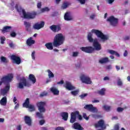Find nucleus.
Returning a JSON list of instances; mask_svg holds the SVG:
<instances>
[{"label": "nucleus", "instance_id": "f257e3e1", "mask_svg": "<svg viewBox=\"0 0 130 130\" xmlns=\"http://www.w3.org/2000/svg\"><path fill=\"white\" fill-rule=\"evenodd\" d=\"M65 38L62 34H57L54 38L53 43H47L45 44L46 47L49 50H52L54 47H58L64 42ZM53 45V46H52Z\"/></svg>", "mask_w": 130, "mask_h": 130}, {"label": "nucleus", "instance_id": "f03ea898", "mask_svg": "<svg viewBox=\"0 0 130 130\" xmlns=\"http://www.w3.org/2000/svg\"><path fill=\"white\" fill-rule=\"evenodd\" d=\"M45 105H46V103L44 102H39L37 103V106L40 112H37L36 115L39 118H43V114L42 113L46 111V109L44 108Z\"/></svg>", "mask_w": 130, "mask_h": 130}, {"label": "nucleus", "instance_id": "7ed1b4c3", "mask_svg": "<svg viewBox=\"0 0 130 130\" xmlns=\"http://www.w3.org/2000/svg\"><path fill=\"white\" fill-rule=\"evenodd\" d=\"M23 106L25 108H28L30 112L35 111V106L33 105L30 104V99H29V98H27L25 100V102L23 104Z\"/></svg>", "mask_w": 130, "mask_h": 130}, {"label": "nucleus", "instance_id": "20e7f679", "mask_svg": "<svg viewBox=\"0 0 130 130\" xmlns=\"http://www.w3.org/2000/svg\"><path fill=\"white\" fill-rule=\"evenodd\" d=\"M92 32L94 33L98 38H101L102 40H108V37L105 35L101 31L97 29H92Z\"/></svg>", "mask_w": 130, "mask_h": 130}, {"label": "nucleus", "instance_id": "39448f33", "mask_svg": "<svg viewBox=\"0 0 130 130\" xmlns=\"http://www.w3.org/2000/svg\"><path fill=\"white\" fill-rule=\"evenodd\" d=\"M22 82H20L18 83V85L17 86L19 89H24V87H31V83L29 82V81H27V80L25 78H23L21 79Z\"/></svg>", "mask_w": 130, "mask_h": 130}, {"label": "nucleus", "instance_id": "423d86ee", "mask_svg": "<svg viewBox=\"0 0 130 130\" xmlns=\"http://www.w3.org/2000/svg\"><path fill=\"white\" fill-rule=\"evenodd\" d=\"M14 78L13 74H8L7 76L3 77L1 78V81H0V86H2L3 83H7L8 82H12V80Z\"/></svg>", "mask_w": 130, "mask_h": 130}, {"label": "nucleus", "instance_id": "0eeeda50", "mask_svg": "<svg viewBox=\"0 0 130 130\" xmlns=\"http://www.w3.org/2000/svg\"><path fill=\"white\" fill-rule=\"evenodd\" d=\"M107 22H109L110 25L113 26V27H115L117 26V24H118V19L114 17V16H112L109 17L107 20Z\"/></svg>", "mask_w": 130, "mask_h": 130}, {"label": "nucleus", "instance_id": "6e6552de", "mask_svg": "<svg viewBox=\"0 0 130 130\" xmlns=\"http://www.w3.org/2000/svg\"><path fill=\"white\" fill-rule=\"evenodd\" d=\"M37 15V14L36 12H32L29 14H27L26 13L25 11L23 10V15L25 19H35Z\"/></svg>", "mask_w": 130, "mask_h": 130}, {"label": "nucleus", "instance_id": "1a4fd4ad", "mask_svg": "<svg viewBox=\"0 0 130 130\" xmlns=\"http://www.w3.org/2000/svg\"><path fill=\"white\" fill-rule=\"evenodd\" d=\"M80 79L82 81V83H84V84H92V81H91V79L90 78V77L85 76L84 75H82L81 76Z\"/></svg>", "mask_w": 130, "mask_h": 130}, {"label": "nucleus", "instance_id": "9d476101", "mask_svg": "<svg viewBox=\"0 0 130 130\" xmlns=\"http://www.w3.org/2000/svg\"><path fill=\"white\" fill-rule=\"evenodd\" d=\"M84 109H86L87 110H88V111H90V112H93V113L98 112L97 108L96 107H94L92 104L85 105Z\"/></svg>", "mask_w": 130, "mask_h": 130}, {"label": "nucleus", "instance_id": "9b49d317", "mask_svg": "<svg viewBox=\"0 0 130 130\" xmlns=\"http://www.w3.org/2000/svg\"><path fill=\"white\" fill-rule=\"evenodd\" d=\"M10 85H7L4 89L0 90L1 94L2 96H8V92L10 91Z\"/></svg>", "mask_w": 130, "mask_h": 130}, {"label": "nucleus", "instance_id": "f8f14e48", "mask_svg": "<svg viewBox=\"0 0 130 130\" xmlns=\"http://www.w3.org/2000/svg\"><path fill=\"white\" fill-rule=\"evenodd\" d=\"M11 59L13 60V61L15 62V63H16V64H20V63H21V58L18 56H16V55H12L11 56Z\"/></svg>", "mask_w": 130, "mask_h": 130}, {"label": "nucleus", "instance_id": "ddd939ff", "mask_svg": "<svg viewBox=\"0 0 130 130\" xmlns=\"http://www.w3.org/2000/svg\"><path fill=\"white\" fill-rule=\"evenodd\" d=\"M80 49L86 53H92L94 51V48L92 47H82L80 48Z\"/></svg>", "mask_w": 130, "mask_h": 130}, {"label": "nucleus", "instance_id": "4468645a", "mask_svg": "<svg viewBox=\"0 0 130 130\" xmlns=\"http://www.w3.org/2000/svg\"><path fill=\"white\" fill-rule=\"evenodd\" d=\"M45 23L44 21H41V23L37 22L33 25V28L35 30H39L41 29V28H43L44 27Z\"/></svg>", "mask_w": 130, "mask_h": 130}, {"label": "nucleus", "instance_id": "2eb2a0df", "mask_svg": "<svg viewBox=\"0 0 130 130\" xmlns=\"http://www.w3.org/2000/svg\"><path fill=\"white\" fill-rule=\"evenodd\" d=\"M50 29H51L54 33H56V32H59V31L61 30V27H60L59 25L53 24L50 26Z\"/></svg>", "mask_w": 130, "mask_h": 130}, {"label": "nucleus", "instance_id": "dca6fc26", "mask_svg": "<svg viewBox=\"0 0 130 130\" xmlns=\"http://www.w3.org/2000/svg\"><path fill=\"white\" fill-rule=\"evenodd\" d=\"M80 114V112L79 111H75L74 112H72L71 114V119H70V122L71 123H74L75 121H76V118L77 117V115H79Z\"/></svg>", "mask_w": 130, "mask_h": 130}, {"label": "nucleus", "instance_id": "f3484780", "mask_svg": "<svg viewBox=\"0 0 130 130\" xmlns=\"http://www.w3.org/2000/svg\"><path fill=\"white\" fill-rule=\"evenodd\" d=\"M95 127H101L103 129L106 128V125L104 123L103 120H101L98 122V123L95 124Z\"/></svg>", "mask_w": 130, "mask_h": 130}, {"label": "nucleus", "instance_id": "a211bd4d", "mask_svg": "<svg viewBox=\"0 0 130 130\" xmlns=\"http://www.w3.org/2000/svg\"><path fill=\"white\" fill-rule=\"evenodd\" d=\"M24 121L26 124L29 126H31V125H32V120L31 119V118L28 116H24Z\"/></svg>", "mask_w": 130, "mask_h": 130}, {"label": "nucleus", "instance_id": "6ab92c4d", "mask_svg": "<svg viewBox=\"0 0 130 130\" xmlns=\"http://www.w3.org/2000/svg\"><path fill=\"white\" fill-rule=\"evenodd\" d=\"M65 87L66 89H67V90H69V91L75 90V89H76V87L72 85V84H71V83L69 81H66Z\"/></svg>", "mask_w": 130, "mask_h": 130}, {"label": "nucleus", "instance_id": "aec40b11", "mask_svg": "<svg viewBox=\"0 0 130 130\" xmlns=\"http://www.w3.org/2000/svg\"><path fill=\"white\" fill-rule=\"evenodd\" d=\"M93 46L96 50H101V45L99 44L96 39L94 40Z\"/></svg>", "mask_w": 130, "mask_h": 130}, {"label": "nucleus", "instance_id": "412c9836", "mask_svg": "<svg viewBox=\"0 0 130 130\" xmlns=\"http://www.w3.org/2000/svg\"><path fill=\"white\" fill-rule=\"evenodd\" d=\"M73 128H74V129H77V130H83L84 129V128H83V127H82L81 124H80V123H79L78 122L74 123L73 124Z\"/></svg>", "mask_w": 130, "mask_h": 130}, {"label": "nucleus", "instance_id": "4be33fe9", "mask_svg": "<svg viewBox=\"0 0 130 130\" xmlns=\"http://www.w3.org/2000/svg\"><path fill=\"white\" fill-rule=\"evenodd\" d=\"M24 25L25 27V30L27 32L31 31V23L27 21L24 22Z\"/></svg>", "mask_w": 130, "mask_h": 130}, {"label": "nucleus", "instance_id": "5701e85b", "mask_svg": "<svg viewBox=\"0 0 130 130\" xmlns=\"http://www.w3.org/2000/svg\"><path fill=\"white\" fill-rule=\"evenodd\" d=\"M26 44L28 46H31L33 44H35V40H33L32 37H30L26 40Z\"/></svg>", "mask_w": 130, "mask_h": 130}, {"label": "nucleus", "instance_id": "b1692460", "mask_svg": "<svg viewBox=\"0 0 130 130\" xmlns=\"http://www.w3.org/2000/svg\"><path fill=\"white\" fill-rule=\"evenodd\" d=\"M64 19L65 21H71V20H73V17L71 16V13L66 12L64 16Z\"/></svg>", "mask_w": 130, "mask_h": 130}, {"label": "nucleus", "instance_id": "393cba45", "mask_svg": "<svg viewBox=\"0 0 130 130\" xmlns=\"http://www.w3.org/2000/svg\"><path fill=\"white\" fill-rule=\"evenodd\" d=\"M28 80H29V81L31 82V83H32V84H35V83H36V77H35V76L33 74L29 75Z\"/></svg>", "mask_w": 130, "mask_h": 130}, {"label": "nucleus", "instance_id": "a878e982", "mask_svg": "<svg viewBox=\"0 0 130 130\" xmlns=\"http://www.w3.org/2000/svg\"><path fill=\"white\" fill-rule=\"evenodd\" d=\"M50 90L51 93H53V95H59V90H58V89L56 87H51Z\"/></svg>", "mask_w": 130, "mask_h": 130}, {"label": "nucleus", "instance_id": "bb28decb", "mask_svg": "<svg viewBox=\"0 0 130 130\" xmlns=\"http://www.w3.org/2000/svg\"><path fill=\"white\" fill-rule=\"evenodd\" d=\"M61 116L63 120L67 121L68 118H69V113L68 112H62L61 113Z\"/></svg>", "mask_w": 130, "mask_h": 130}, {"label": "nucleus", "instance_id": "cd10ccee", "mask_svg": "<svg viewBox=\"0 0 130 130\" xmlns=\"http://www.w3.org/2000/svg\"><path fill=\"white\" fill-rule=\"evenodd\" d=\"M11 29H12V26H6L3 28L2 32H6V33H8V32L11 31Z\"/></svg>", "mask_w": 130, "mask_h": 130}, {"label": "nucleus", "instance_id": "c85d7f7f", "mask_svg": "<svg viewBox=\"0 0 130 130\" xmlns=\"http://www.w3.org/2000/svg\"><path fill=\"white\" fill-rule=\"evenodd\" d=\"M109 59L108 58V57L102 58L99 60L100 63H101L102 64H103V63H106L107 62H109Z\"/></svg>", "mask_w": 130, "mask_h": 130}, {"label": "nucleus", "instance_id": "c756f323", "mask_svg": "<svg viewBox=\"0 0 130 130\" xmlns=\"http://www.w3.org/2000/svg\"><path fill=\"white\" fill-rule=\"evenodd\" d=\"M7 96H4L0 101L1 105H7Z\"/></svg>", "mask_w": 130, "mask_h": 130}, {"label": "nucleus", "instance_id": "7c9ffc66", "mask_svg": "<svg viewBox=\"0 0 130 130\" xmlns=\"http://www.w3.org/2000/svg\"><path fill=\"white\" fill-rule=\"evenodd\" d=\"M92 33L89 32L87 35V39L89 42L91 43L92 42H94V39H93V38H92Z\"/></svg>", "mask_w": 130, "mask_h": 130}, {"label": "nucleus", "instance_id": "2f4dec72", "mask_svg": "<svg viewBox=\"0 0 130 130\" xmlns=\"http://www.w3.org/2000/svg\"><path fill=\"white\" fill-rule=\"evenodd\" d=\"M15 9L16 10H17V12H18V13H21V12H22V14H23V11H25V10L23 9L21 6H19L18 5V4H16L15 5Z\"/></svg>", "mask_w": 130, "mask_h": 130}, {"label": "nucleus", "instance_id": "473e14b6", "mask_svg": "<svg viewBox=\"0 0 130 130\" xmlns=\"http://www.w3.org/2000/svg\"><path fill=\"white\" fill-rule=\"evenodd\" d=\"M108 52H109L110 54H113V55L114 54L115 55H116V56H117V57H119L120 56L119 54L117 53V52L113 50H109Z\"/></svg>", "mask_w": 130, "mask_h": 130}, {"label": "nucleus", "instance_id": "72a5a7b5", "mask_svg": "<svg viewBox=\"0 0 130 130\" xmlns=\"http://www.w3.org/2000/svg\"><path fill=\"white\" fill-rule=\"evenodd\" d=\"M1 62H3L4 63H8V62H9V59H7L6 57L1 56Z\"/></svg>", "mask_w": 130, "mask_h": 130}, {"label": "nucleus", "instance_id": "f704fd0d", "mask_svg": "<svg viewBox=\"0 0 130 130\" xmlns=\"http://www.w3.org/2000/svg\"><path fill=\"white\" fill-rule=\"evenodd\" d=\"M105 91H106V89H105V88H102L101 90L98 91V94H99V95L103 96L105 95Z\"/></svg>", "mask_w": 130, "mask_h": 130}, {"label": "nucleus", "instance_id": "c9c22d12", "mask_svg": "<svg viewBox=\"0 0 130 130\" xmlns=\"http://www.w3.org/2000/svg\"><path fill=\"white\" fill-rule=\"evenodd\" d=\"M47 72L48 73V77L49 79H51V78H54V74H53L51 71L48 70Z\"/></svg>", "mask_w": 130, "mask_h": 130}, {"label": "nucleus", "instance_id": "e433bc0d", "mask_svg": "<svg viewBox=\"0 0 130 130\" xmlns=\"http://www.w3.org/2000/svg\"><path fill=\"white\" fill-rule=\"evenodd\" d=\"M68 7H69V4L67 2H64L61 7V8L62 10H65Z\"/></svg>", "mask_w": 130, "mask_h": 130}, {"label": "nucleus", "instance_id": "4c0bfd02", "mask_svg": "<svg viewBox=\"0 0 130 130\" xmlns=\"http://www.w3.org/2000/svg\"><path fill=\"white\" fill-rule=\"evenodd\" d=\"M91 116L92 117H93V118H95V119H97L98 118H101V117H102L100 115L94 114H91Z\"/></svg>", "mask_w": 130, "mask_h": 130}, {"label": "nucleus", "instance_id": "58836bf2", "mask_svg": "<svg viewBox=\"0 0 130 130\" xmlns=\"http://www.w3.org/2000/svg\"><path fill=\"white\" fill-rule=\"evenodd\" d=\"M103 108L105 109V110H106V111H110L111 107L110 106L104 105L103 106Z\"/></svg>", "mask_w": 130, "mask_h": 130}, {"label": "nucleus", "instance_id": "ea45409f", "mask_svg": "<svg viewBox=\"0 0 130 130\" xmlns=\"http://www.w3.org/2000/svg\"><path fill=\"white\" fill-rule=\"evenodd\" d=\"M50 9L48 8V7H45L44 8H42L41 10V12L42 13H44V12H49Z\"/></svg>", "mask_w": 130, "mask_h": 130}, {"label": "nucleus", "instance_id": "a19ab883", "mask_svg": "<svg viewBox=\"0 0 130 130\" xmlns=\"http://www.w3.org/2000/svg\"><path fill=\"white\" fill-rule=\"evenodd\" d=\"M78 93H79V90H74V91H71V94L72 95H73V96H77Z\"/></svg>", "mask_w": 130, "mask_h": 130}, {"label": "nucleus", "instance_id": "79ce46f5", "mask_svg": "<svg viewBox=\"0 0 130 130\" xmlns=\"http://www.w3.org/2000/svg\"><path fill=\"white\" fill-rule=\"evenodd\" d=\"M88 96V93H82L81 95H79L81 99H84V97H87Z\"/></svg>", "mask_w": 130, "mask_h": 130}, {"label": "nucleus", "instance_id": "37998d69", "mask_svg": "<svg viewBox=\"0 0 130 130\" xmlns=\"http://www.w3.org/2000/svg\"><path fill=\"white\" fill-rule=\"evenodd\" d=\"M1 44H4L5 43V41H6V37H2L1 38Z\"/></svg>", "mask_w": 130, "mask_h": 130}, {"label": "nucleus", "instance_id": "c03bdc74", "mask_svg": "<svg viewBox=\"0 0 130 130\" xmlns=\"http://www.w3.org/2000/svg\"><path fill=\"white\" fill-rule=\"evenodd\" d=\"M123 110H124V109L121 107H118L117 109V111L118 112H122Z\"/></svg>", "mask_w": 130, "mask_h": 130}, {"label": "nucleus", "instance_id": "a18cd8bd", "mask_svg": "<svg viewBox=\"0 0 130 130\" xmlns=\"http://www.w3.org/2000/svg\"><path fill=\"white\" fill-rule=\"evenodd\" d=\"M9 46L10 47V48H15V44L13 42L9 43Z\"/></svg>", "mask_w": 130, "mask_h": 130}, {"label": "nucleus", "instance_id": "49530a36", "mask_svg": "<svg viewBox=\"0 0 130 130\" xmlns=\"http://www.w3.org/2000/svg\"><path fill=\"white\" fill-rule=\"evenodd\" d=\"M83 117L84 118V119H86V120H89V117H87V114L84 113L83 114Z\"/></svg>", "mask_w": 130, "mask_h": 130}, {"label": "nucleus", "instance_id": "de8ad7c7", "mask_svg": "<svg viewBox=\"0 0 130 130\" xmlns=\"http://www.w3.org/2000/svg\"><path fill=\"white\" fill-rule=\"evenodd\" d=\"M10 36H11V37H12L13 38H15V37H16V36H17V34H16V32H12L10 34Z\"/></svg>", "mask_w": 130, "mask_h": 130}, {"label": "nucleus", "instance_id": "09e8293b", "mask_svg": "<svg viewBox=\"0 0 130 130\" xmlns=\"http://www.w3.org/2000/svg\"><path fill=\"white\" fill-rule=\"evenodd\" d=\"M118 86H121L122 85V82L120 79H119L117 81Z\"/></svg>", "mask_w": 130, "mask_h": 130}, {"label": "nucleus", "instance_id": "8fccbe9b", "mask_svg": "<svg viewBox=\"0 0 130 130\" xmlns=\"http://www.w3.org/2000/svg\"><path fill=\"white\" fill-rule=\"evenodd\" d=\"M78 55H79V52H73V56L74 57H76L78 56Z\"/></svg>", "mask_w": 130, "mask_h": 130}, {"label": "nucleus", "instance_id": "3c124183", "mask_svg": "<svg viewBox=\"0 0 130 130\" xmlns=\"http://www.w3.org/2000/svg\"><path fill=\"white\" fill-rule=\"evenodd\" d=\"M81 5H85L86 1L87 0H77Z\"/></svg>", "mask_w": 130, "mask_h": 130}, {"label": "nucleus", "instance_id": "603ef678", "mask_svg": "<svg viewBox=\"0 0 130 130\" xmlns=\"http://www.w3.org/2000/svg\"><path fill=\"white\" fill-rule=\"evenodd\" d=\"M47 95V92H42L40 94V97H44V96H46Z\"/></svg>", "mask_w": 130, "mask_h": 130}, {"label": "nucleus", "instance_id": "864d4df0", "mask_svg": "<svg viewBox=\"0 0 130 130\" xmlns=\"http://www.w3.org/2000/svg\"><path fill=\"white\" fill-rule=\"evenodd\" d=\"M129 39H130V37L129 36H126L124 37V38H123V40L125 41H126L127 40H129Z\"/></svg>", "mask_w": 130, "mask_h": 130}, {"label": "nucleus", "instance_id": "5fc2aeb1", "mask_svg": "<svg viewBox=\"0 0 130 130\" xmlns=\"http://www.w3.org/2000/svg\"><path fill=\"white\" fill-rule=\"evenodd\" d=\"M41 7H42V4H41V2L38 3L37 4V8L41 9Z\"/></svg>", "mask_w": 130, "mask_h": 130}, {"label": "nucleus", "instance_id": "6e6d98bb", "mask_svg": "<svg viewBox=\"0 0 130 130\" xmlns=\"http://www.w3.org/2000/svg\"><path fill=\"white\" fill-rule=\"evenodd\" d=\"M55 130H64V128H63V127L58 126L55 128Z\"/></svg>", "mask_w": 130, "mask_h": 130}, {"label": "nucleus", "instance_id": "4d7b16f0", "mask_svg": "<svg viewBox=\"0 0 130 130\" xmlns=\"http://www.w3.org/2000/svg\"><path fill=\"white\" fill-rule=\"evenodd\" d=\"M31 57L32 59L35 60V51H34L31 53Z\"/></svg>", "mask_w": 130, "mask_h": 130}, {"label": "nucleus", "instance_id": "13d9d810", "mask_svg": "<svg viewBox=\"0 0 130 130\" xmlns=\"http://www.w3.org/2000/svg\"><path fill=\"white\" fill-rule=\"evenodd\" d=\"M45 122V121H44V120H41L40 121V124L41 125H43V124H44Z\"/></svg>", "mask_w": 130, "mask_h": 130}, {"label": "nucleus", "instance_id": "bf43d9fd", "mask_svg": "<svg viewBox=\"0 0 130 130\" xmlns=\"http://www.w3.org/2000/svg\"><path fill=\"white\" fill-rule=\"evenodd\" d=\"M63 83H64L63 80H61L60 81L57 82V85H62V84H63Z\"/></svg>", "mask_w": 130, "mask_h": 130}, {"label": "nucleus", "instance_id": "052dcab7", "mask_svg": "<svg viewBox=\"0 0 130 130\" xmlns=\"http://www.w3.org/2000/svg\"><path fill=\"white\" fill-rule=\"evenodd\" d=\"M106 70H111L112 69V67H111V65H108L106 67Z\"/></svg>", "mask_w": 130, "mask_h": 130}, {"label": "nucleus", "instance_id": "680f3d73", "mask_svg": "<svg viewBox=\"0 0 130 130\" xmlns=\"http://www.w3.org/2000/svg\"><path fill=\"white\" fill-rule=\"evenodd\" d=\"M19 107H20V105H19V103H17V104L15 105L14 109H16V110H17V109H18V108H19Z\"/></svg>", "mask_w": 130, "mask_h": 130}, {"label": "nucleus", "instance_id": "e2e57ef3", "mask_svg": "<svg viewBox=\"0 0 130 130\" xmlns=\"http://www.w3.org/2000/svg\"><path fill=\"white\" fill-rule=\"evenodd\" d=\"M90 19H91V20H94V19H95V15L94 14H92L90 16Z\"/></svg>", "mask_w": 130, "mask_h": 130}, {"label": "nucleus", "instance_id": "0e129e2a", "mask_svg": "<svg viewBox=\"0 0 130 130\" xmlns=\"http://www.w3.org/2000/svg\"><path fill=\"white\" fill-rule=\"evenodd\" d=\"M21 128H22L21 125H18L16 127V129L17 130H21Z\"/></svg>", "mask_w": 130, "mask_h": 130}, {"label": "nucleus", "instance_id": "69168bd1", "mask_svg": "<svg viewBox=\"0 0 130 130\" xmlns=\"http://www.w3.org/2000/svg\"><path fill=\"white\" fill-rule=\"evenodd\" d=\"M51 82V79L50 78L47 79L46 83L48 84V83Z\"/></svg>", "mask_w": 130, "mask_h": 130}, {"label": "nucleus", "instance_id": "338daca9", "mask_svg": "<svg viewBox=\"0 0 130 130\" xmlns=\"http://www.w3.org/2000/svg\"><path fill=\"white\" fill-rule=\"evenodd\" d=\"M108 4H110V5H111V4H112V3L114 2V0H108Z\"/></svg>", "mask_w": 130, "mask_h": 130}, {"label": "nucleus", "instance_id": "774afa93", "mask_svg": "<svg viewBox=\"0 0 130 130\" xmlns=\"http://www.w3.org/2000/svg\"><path fill=\"white\" fill-rule=\"evenodd\" d=\"M127 54H128L127 51L125 50L123 54L124 56H127Z\"/></svg>", "mask_w": 130, "mask_h": 130}]
</instances>
